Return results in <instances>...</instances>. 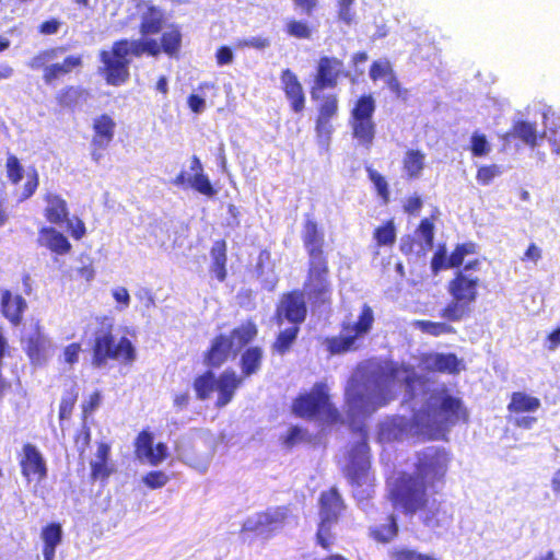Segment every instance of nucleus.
I'll list each match as a JSON object with an SVG mask.
<instances>
[{"instance_id": "nucleus-1", "label": "nucleus", "mask_w": 560, "mask_h": 560, "mask_svg": "<svg viewBox=\"0 0 560 560\" xmlns=\"http://www.w3.org/2000/svg\"><path fill=\"white\" fill-rule=\"evenodd\" d=\"M452 456L442 446H428L416 452L413 471L401 470L386 481V498L394 510L407 516L422 513L421 522L429 528L448 525L453 514L441 505L429 509V494L444 485Z\"/></svg>"}, {"instance_id": "nucleus-2", "label": "nucleus", "mask_w": 560, "mask_h": 560, "mask_svg": "<svg viewBox=\"0 0 560 560\" xmlns=\"http://www.w3.org/2000/svg\"><path fill=\"white\" fill-rule=\"evenodd\" d=\"M94 324L89 343L91 366L103 370L110 362L130 366L137 359L136 348L128 337H117L114 318L107 315L96 316Z\"/></svg>"}, {"instance_id": "nucleus-3", "label": "nucleus", "mask_w": 560, "mask_h": 560, "mask_svg": "<svg viewBox=\"0 0 560 560\" xmlns=\"http://www.w3.org/2000/svg\"><path fill=\"white\" fill-rule=\"evenodd\" d=\"M432 399L424 411L430 440L444 439L452 427L468 423L469 412L460 398L444 389L433 395Z\"/></svg>"}, {"instance_id": "nucleus-4", "label": "nucleus", "mask_w": 560, "mask_h": 560, "mask_svg": "<svg viewBox=\"0 0 560 560\" xmlns=\"http://www.w3.org/2000/svg\"><path fill=\"white\" fill-rule=\"evenodd\" d=\"M66 46H50L38 50L27 62L30 69L42 71V80L47 86H54L72 72H79L84 65L83 55L72 54L61 61L58 57L66 52Z\"/></svg>"}, {"instance_id": "nucleus-5", "label": "nucleus", "mask_w": 560, "mask_h": 560, "mask_svg": "<svg viewBox=\"0 0 560 560\" xmlns=\"http://www.w3.org/2000/svg\"><path fill=\"white\" fill-rule=\"evenodd\" d=\"M292 412L302 419L312 420L323 417L329 424L342 422L339 410L330 402L328 386L317 382L310 392L299 394L292 405Z\"/></svg>"}, {"instance_id": "nucleus-6", "label": "nucleus", "mask_w": 560, "mask_h": 560, "mask_svg": "<svg viewBox=\"0 0 560 560\" xmlns=\"http://www.w3.org/2000/svg\"><path fill=\"white\" fill-rule=\"evenodd\" d=\"M375 109L374 96L363 93L354 101L349 113L351 136L360 147L368 150L372 148L376 136Z\"/></svg>"}, {"instance_id": "nucleus-7", "label": "nucleus", "mask_w": 560, "mask_h": 560, "mask_svg": "<svg viewBox=\"0 0 560 560\" xmlns=\"http://www.w3.org/2000/svg\"><path fill=\"white\" fill-rule=\"evenodd\" d=\"M302 292L314 308L331 304L332 284L328 257L308 258Z\"/></svg>"}, {"instance_id": "nucleus-8", "label": "nucleus", "mask_w": 560, "mask_h": 560, "mask_svg": "<svg viewBox=\"0 0 560 560\" xmlns=\"http://www.w3.org/2000/svg\"><path fill=\"white\" fill-rule=\"evenodd\" d=\"M373 324L374 312L370 305L364 304L354 323H343L341 325V335L326 337L324 339V345L329 355L343 354L355 350L357 340L369 334Z\"/></svg>"}, {"instance_id": "nucleus-9", "label": "nucleus", "mask_w": 560, "mask_h": 560, "mask_svg": "<svg viewBox=\"0 0 560 560\" xmlns=\"http://www.w3.org/2000/svg\"><path fill=\"white\" fill-rule=\"evenodd\" d=\"M98 59L102 62L100 74L108 85L120 86L130 79V62L127 58L126 42H114L109 50H101Z\"/></svg>"}, {"instance_id": "nucleus-10", "label": "nucleus", "mask_w": 560, "mask_h": 560, "mask_svg": "<svg viewBox=\"0 0 560 560\" xmlns=\"http://www.w3.org/2000/svg\"><path fill=\"white\" fill-rule=\"evenodd\" d=\"M318 504L320 522L318 524L316 539L325 550H329L331 547V525L338 521L346 505L335 487L322 491Z\"/></svg>"}, {"instance_id": "nucleus-11", "label": "nucleus", "mask_w": 560, "mask_h": 560, "mask_svg": "<svg viewBox=\"0 0 560 560\" xmlns=\"http://www.w3.org/2000/svg\"><path fill=\"white\" fill-rule=\"evenodd\" d=\"M350 77V71L343 69V61L336 56H320L315 66L312 85L310 88L311 98L316 101L324 90L335 89L341 79Z\"/></svg>"}, {"instance_id": "nucleus-12", "label": "nucleus", "mask_w": 560, "mask_h": 560, "mask_svg": "<svg viewBox=\"0 0 560 560\" xmlns=\"http://www.w3.org/2000/svg\"><path fill=\"white\" fill-rule=\"evenodd\" d=\"M289 517L287 506H273L258 512L254 518H248L241 527V535H260L264 538L272 537L282 529Z\"/></svg>"}, {"instance_id": "nucleus-13", "label": "nucleus", "mask_w": 560, "mask_h": 560, "mask_svg": "<svg viewBox=\"0 0 560 560\" xmlns=\"http://www.w3.org/2000/svg\"><path fill=\"white\" fill-rule=\"evenodd\" d=\"M345 405L347 416L354 420L372 415L385 402L374 401L369 395L368 384L357 377H352L346 388Z\"/></svg>"}, {"instance_id": "nucleus-14", "label": "nucleus", "mask_w": 560, "mask_h": 560, "mask_svg": "<svg viewBox=\"0 0 560 560\" xmlns=\"http://www.w3.org/2000/svg\"><path fill=\"white\" fill-rule=\"evenodd\" d=\"M319 103L316 106V118L314 130L318 143L327 147L334 133L332 120L337 118L339 113V96L337 93H328L322 95L319 93Z\"/></svg>"}, {"instance_id": "nucleus-15", "label": "nucleus", "mask_w": 560, "mask_h": 560, "mask_svg": "<svg viewBox=\"0 0 560 560\" xmlns=\"http://www.w3.org/2000/svg\"><path fill=\"white\" fill-rule=\"evenodd\" d=\"M304 293L299 290H292L281 296L275 313V320L278 325L284 320L300 327L307 316V306L304 300Z\"/></svg>"}, {"instance_id": "nucleus-16", "label": "nucleus", "mask_w": 560, "mask_h": 560, "mask_svg": "<svg viewBox=\"0 0 560 560\" xmlns=\"http://www.w3.org/2000/svg\"><path fill=\"white\" fill-rule=\"evenodd\" d=\"M92 138L90 142L91 158L95 163H100L104 152L108 149L115 138L116 121L108 114H101L93 118Z\"/></svg>"}, {"instance_id": "nucleus-17", "label": "nucleus", "mask_w": 560, "mask_h": 560, "mask_svg": "<svg viewBox=\"0 0 560 560\" xmlns=\"http://www.w3.org/2000/svg\"><path fill=\"white\" fill-rule=\"evenodd\" d=\"M21 475L28 482L44 481L48 476L47 463L40 451L32 443H24L19 457Z\"/></svg>"}, {"instance_id": "nucleus-18", "label": "nucleus", "mask_w": 560, "mask_h": 560, "mask_svg": "<svg viewBox=\"0 0 560 560\" xmlns=\"http://www.w3.org/2000/svg\"><path fill=\"white\" fill-rule=\"evenodd\" d=\"M370 469V448L366 434L354 443L348 452V463L345 467V475L352 485H360Z\"/></svg>"}, {"instance_id": "nucleus-19", "label": "nucleus", "mask_w": 560, "mask_h": 560, "mask_svg": "<svg viewBox=\"0 0 560 560\" xmlns=\"http://www.w3.org/2000/svg\"><path fill=\"white\" fill-rule=\"evenodd\" d=\"M51 348L49 337L37 325L33 332L25 337L23 340V351L26 354L28 362L34 368H43L47 364Z\"/></svg>"}, {"instance_id": "nucleus-20", "label": "nucleus", "mask_w": 560, "mask_h": 560, "mask_svg": "<svg viewBox=\"0 0 560 560\" xmlns=\"http://www.w3.org/2000/svg\"><path fill=\"white\" fill-rule=\"evenodd\" d=\"M480 279L464 271H456L447 283V291L454 300L471 305L478 296Z\"/></svg>"}, {"instance_id": "nucleus-21", "label": "nucleus", "mask_w": 560, "mask_h": 560, "mask_svg": "<svg viewBox=\"0 0 560 560\" xmlns=\"http://www.w3.org/2000/svg\"><path fill=\"white\" fill-rule=\"evenodd\" d=\"M301 240L308 258L328 257L325 250V233L313 218L307 217L304 220Z\"/></svg>"}, {"instance_id": "nucleus-22", "label": "nucleus", "mask_w": 560, "mask_h": 560, "mask_svg": "<svg viewBox=\"0 0 560 560\" xmlns=\"http://www.w3.org/2000/svg\"><path fill=\"white\" fill-rule=\"evenodd\" d=\"M235 351L231 338L225 334L217 335L203 353V363L210 369H219L233 358Z\"/></svg>"}, {"instance_id": "nucleus-23", "label": "nucleus", "mask_w": 560, "mask_h": 560, "mask_svg": "<svg viewBox=\"0 0 560 560\" xmlns=\"http://www.w3.org/2000/svg\"><path fill=\"white\" fill-rule=\"evenodd\" d=\"M27 302L21 294H13L9 289L0 292V313L13 326L18 327L23 322Z\"/></svg>"}, {"instance_id": "nucleus-24", "label": "nucleus", "mask_w": 560, "mask_h": 560, "mask_svg": "<svg viewBox=\"0 0 560 560\" xmlns=\"http://www.w3.org/2000/svg\"><path fill=\"white\" fill-rule=\"evenodd\" d=\"M282 91L289 101L292 112L300 114L305 108V94L298 75L289 68L280 74Z\"/></svg>"}, {"instance_id": "nucleus-25", "label": "nucleus", "mask_w": 560, "mask_h": 560, "mask_svg": "<svg viewBox=\"0 0 560 560\" xmlns=\"http://www.w3.org/2000/svg\"><path fill=\"white\" fill-rule=\"evenodd\" d=\"M37 245L50 253L63 256L72 250V245L67 236L54 226H43L38 230Z\"/></svg>"}, {"instance_id": "nucleus-26", "label": "nucleus", "mask_w": 560, "mask_h": 560, "mask_svg": "<svg viewBox=\"0 0 560 560\" xmlns=\"http://www.w3.org/2000/svg\"><path fill=\"white\" fill-rule=\"evenodd\" d=\"M242 384L243 377L238 376L235 371L226 370L222 372L215 378L214 390L218 392V398L214 404L215 407L220 409L230 404L233 400L236 390L242 386Z\"/></svg>"}, {"instance_id": "nucleus-27", "label": "nucleus", "mask_w": 560, "mask_h": 560, "mask_svg": "<svg viewBox=\"0 0 560 560\" xmlns=\"http://www.w3.org/2000/svg\"><path fill=\"white\" fill-rule=\"evenodd\" d=\"M110 445L106 442H98L95 453V460L91 463L90 478L93 481L106 482L115 471L114 465L109 462Z\"/></svg>"}, {"instance_id": "nucleus-28", "label": "nucleus", "mask_w": 560, "mask_h": 560, "mask_svg": "<svg viewBox=\"0 0 560 560\" xmlns=\"http://www.w3.org/2000/svg\"><path fill=\"white\" fill-rule=\"evenodd\" d=\"M90 96L89 91L80 85L68 84L55 94V102L60 109L74 110Z\"/></svg>"}, {"instance_id": "nucleus-29", "label": "nucleus", "mask_w": 560, "mask_h": 560, "mask_svg": "<svg viewBox=\"0 0 560 560\" xmlns=\"http://www.w3.org/2000/svg\"><path fill=\"white\" fill-rule=\"evenodd\" d=\"M44 560H55L56 549L62 541V526L58 522H50L42 527Z\"/></svg>"}, {"instance_id": "nucleus-30", "label": "nucleus", "mask_w": 560, "mask_h": 560, "mask_svg": "<svg viewBox=\"0 0 560 560\" xmlns=\"http://www.w3.org/2000/svg\"><path fill=\"white\" fill-rule=\"evenodd\" d=\"M47 207L44 215L49 223L62 224L68 221L69 209L67 201L58 194L48 192L45 195Z\"/></svg>"}, {"instance_id": "nucleus-31", "label": "nucleus", "mask_w": 560, "mask_h": 560, "mask_svg": "<svg viewBox=\"0 0 560 560\" xmlns=\"http://www.w3.org/2000/svg\"><path fill=\"white\" fill-rule=\"evenodd\" d=\"M264 360V350L259 346H250L246 348L240 358L241 375L243 381L261 369Z\"/></svg>"}, {"instance_id": "nucleus-32", "label": "nucleus", "mask_w": 560, "mask_h": 560, "mask_svg": "<svg viewBox=\"0 0 560 560\" xmlns=\"http://www.w3.org/2000/svg\"><path fill=\"white\" fill-rule=\"evenodd\" d=\"M190 170L195 173L190 178V187L208 198L214 197L218 190L211 184L208 175L203 173L202 164L197 155L191 158Z\"/></svg>"}, {"instance_id": "nucleus-33", "label": "nucleus", "mask_w": 560, "mask_h": 560, "mask_svg": "<svg viewBox=\"0 0 560 560\" xmlns=\"http://www.w3.org/2000/svg\"><path fill=\"white\" fill-rule=\"evenodd\" d=\"M228 246L224 240H218L213 243L210 255H211V272L214 275L219 282L225 281L228 277L226 271V255Z\"/></svg>"}, {"instance_id": "nucleus-34", "label": "nucleus", "mask_w": 560, "mask_h": 560, "mask_svg": "<svg viewBox=\"0 0 560 560\" xmlns=\"http://www.w3.org/2000/svg\"><path fill=\"white\" fill-rule=\"evenodd\" d=\"M164 20L165 18L159 8L154 5L148 7L140 19V34L143 37L159 34L163 28Z\"/></svg>"}, {"instance_id": "nucleus-35", "label": "nucleus", "mask_w": 560, "mask_h": 560, "mask_svg": "<svg viewBox=\"0 0 560 560\" xmlns=\"http://www.w3.org/2000/svg\"><path fill=\"white\" fill-rule=\"evenodd\" d=\"M401 163L407 179L419 178L425 166V154L419 149H408Z\"/></svg>"}, {"instance_id": "nucleus-36", "label": "nucleus", "mask_w": 560, "mask_h": 560, "mask_svg": "<svg viewBox=\"0 0 560 560\" xmlns=\"http://www.w3.org/2000/svg\"><path fill=\"white\" fill-rule=\"evenodd\" d=\"M117 42H126L127 58H129V55L133 57H141L144 54L152 57H158L160 55L159 42L153 38L133 40L121 38Z\"/></svg>"}, {"instance_id": "nucleus-37", "label": "nucleus", "mask_w": 560, "mask_h": 560, "mask_svg": "<svg viewBox=\"0 0 560 560\" xmlns=\"http://www.w3.org/2000/svg\"><path fill=\"white\" fill-rule=\"evenodd\" d=\"M540 400L524 392H513L508 405L510 413L534 412L540 408Z\"/></svg>"}, {"instance_id": "nucleus-38", "label": "nucleus", "mask_w": 560, "mask_h": 560, "mask_svg": "<svg viewBox=\"0 0 560 560\" xmlns=\"http://www.w3.org/2000/svg\"><path fill=\"white\" fill-rule=\"evenodd\" d=\"M182 32L178 26L172 25L167 31L162 33L159 48L160 54L163 51L168 57H178L182 48Z\"/></svg>"}, {"instance_id": "nucleus-39", "label": "nucleus", "mask_w": 560, "mask_h": 560, "mask_svg": "<svg viewBox=\"0 0 560 560\" xmlns=\"http://www.w3.org/2000/svg\"><path fill=\"white\" fill-rule=\"evenodd\" d=\"M299 332L300 327L296 325H291L290 327L279 331L271 343L272 352L279 355L287 354L295 343Z\"/></svg>"}, {"instance_id": "nucleus-40", "label": "nucleus", "mask_w": 560, "mask_h": 560, "mask_svg": "<svg viewBox=\"0 0 560 560\" xmlns=\"http://www.w3.org/2000/svg\"><path fill=\"white\" fill-rule=\"evenodd\" d=\"M430 368L434 372L454 375L460 371V360L455 353H435Z\"/></svg>"}, {"instance_id": "nucleus-41", "label": "nucleus", "mask_w": 560, "mask_h": 560, "mask_svg": "<svg viewBox=\"0 0 560 560\" xmlns=\"http://www.w3.org/2000/svg\"><path fill=\"white\" fill-rule=\"evenodd\" d=\"M257 334V325L252 319H248L233 328L228 337L231 338V343L234 345L235 341L237 347L242 348L252 342Z\"/></svg>"}, {"instance_id": "nucleus-42", "label": "nucleus", "mask_w": 560, "mask_h": 560, "mask_svg": "<svg viewBox=\"0 0 560 560\" xmlns=\"http://www.w3.org/2000/svg\"><path fill=\"white\" fill-rule=\"evenodd\" d=\"M215 378L217 377L211 370H207L194 378L192 387L195 389L196 397L199 400H207L210 398L215 388Z\"/></svg>"}, {"instance_id": "nucleus-43", "label": "nucleus", "mask_w": 560, "mask_h": 560, "mask_svg": "<svg viewBox=\"0 0 560 560\" xmlns=\"http://www.w3.org/2000/svg\"><path fill=\"white\" fill-rule=\"evenodd\" d=\"M283 31L289 37L307 40L312 38L314 27L305 20L291 18L285 22Z\"/></svg>"}, {"instance_id": "nucleus-44", "label": "nucleus", "mask_w": 560, "mask_h": 560, "mask_svg": "<svg viewBox=\"0 0 560 560\" xmlns=\"http://www.w3.org/2000/svg\"><path fill=\"white\" fill-rule=\"evenodd\" d=\"M79 398V388L75 383H73L69 388H66L62 393L59 402L58 418L59 421H65L70 419L72 412L74 410L75 404Z\"/></svg>"}, {"instance_id": "nucleus-45", "label": "nucleus", "mask_w": 560, "mask_h": 560, "mask_svg": "<svg viewBox=\"0 0 560 560\" xmlns=\"http://www.w3.org/2000/svg\"><path fill=\"white\" fill-rule=\"evenodd\" d=\"M413 327L432 337L456 334V329L446 322L418 319L413 322Z\"/></svg>"}, {"instance_id": "nucleus-46", "label": "nucleus", "mask_w": 560, "mask_h": 560, "mask_svg": "<svg viewBox=\"0 0 560 560\" xmlns=\"http://www.w3.org/2000/svg\"><path fill=\"white\" fill-rule=\"evenodd\" d=\"M365 172L382 203L387 205L390 200V191L385 176L377 172L372 165L365 166Z\"/></svg>"}, {"instance_id": "nucleus-47", "label": "nucleus", "mask_w": 560, "mask_h": 560, "mask_svg": "<svg viewBox=\"0 0 560 560\" xmlns=\"http://www.w3.org/2000/svg\"><path fill=\"white\" fill-rule=\"evenodd\" d=\"M470 313V306L454 300L448 302L441 311L440 317L445 319L446 322H460L466 318Z\"/></svg>"}, {"instance_id": "nucleus-48", "label": "nucleus", "mask_w": 560, "mask_h": 560, "mask_svg": "<svg viewBox=\"0 0 560 560\" xmlns=\"http://www.w3.org/2000/svg\"><path fill=\"white\" fill-rule=\"evenodd\" d=\"M398 533V526L396 523V518L393 514L387 516V523L383 525H377L371 528L370 535L371 537L382 544H386L393 540Z\"/></svg>"}, {"instance_id": "nucleus-49", "label": "nucleus", "mask_w": 560, "mask_h": 560, "mask_svg": "<svg viewBox=\"0 0 560 560\" xmlns=\"http://www.w3.org/2000/svg\"><path fill=\"white\" fill-rule=\"evenodd\" d=\"M513 136L521 139L530 148H534L538 144V133L534 122L526 120L516 121L513 125Z\"/></svg>"}, {"instance_id": "nucleus-50", "label": "nucleus", "mask_w": 560, "mask_h": 560, "mask_svg": "<svg viewBox=\"0 0 560 560\" xmlns=\"http://www.w3.org/2000/svg\"><path fill=\"white\" fill-rule=\"evenodd\" d=\"M477 252L478 245L475 242L468 241L458 243L448 256V265H451L452 268H459L468 255H475Z\"/></svg>"}, {"instance_id": "nucleus-51", "label": "nucleus", "mask_w": 560, "mask_h": 560, "mask_svg": "<svg viewBox=\"0 0 560 560\" xmlns=\"http://www.w3.org/2000/svg\"><path fill=\"white\" fill-rule=\"evenodd\" d=\"M373 238L377 247L393 246L396 242V229L393 220H387L375 228Z\"/></svg>"}, {"instance_id": "nucleus-52", "label": "nucleus", "mask_w": 560, "mask_h": 560, "mask_svg": "<svg viewBox=\"0 0 560 560\" xmlns=\"http://www.w3.org/2000/svg\"><path fill=\"white\" fill-rule=\"evenodd\" d=\"M7 178L12 185H18L24 174V167L19 158L12 153H8L5 161Z\"/></svg>"}, {"instance_id": "nucleus-53", "label": "nucleus", "mask_w": 560, "mask_h": 560, "mask_svg": "<svg viewBox=\"0 0 560 560\" xmlns=\"http://www.w3.org/2000/svg\"><path fill=\"white\" fill-rule=\"evenodd\" d=\"M393 73H395V71L392 63L387 59L373 61L369 69V75L373 82H376L381 79L386 80Z\"/></svg>"}, {"instance_id": "nucleus-54", "label": "nucleus", "mask_w": 560, "mask_h": 560, "mask_svg": "<svg viewBox=\"0 0 560 560\" xmlns=\"http://www.w3.org/2000/svg\"><path fill=\"white\" fill-rule=\"evenodd\" d=\"M135 448L138 457L149 459L153 450L152 434L147 430L141 431L136 439Z\"/></svg>"}, {"instance_id": "nucleus-55", "label": "nucleus", "mask_w": 560, "mask_h": 560, "mask_svg": "<svg viewBox=\"0 0 560 560\" xmlns=\"http://www.w3.org/2000/svg\"><path fill=\"white\" fill-rule=\"evenodd\" d=\"M369 60V55L366 51H357L352 54L350 58V66L352 72L350 71V77L348 78L351 83H357L358 80L363 77L364 68L362 67Z\"/></svg>"}, {"instance_id": "nucleus-56", "label": "nucleus", "mask_w": 560, "mask_h": 560, "mask_svg": "<svg viewBox=\"0 0 560 560\" xmlns=\"http://www.w3.org/2000/svg\"><path fill=\"white\" fill-rule=\"evenodd\" d=\"M430 267L433 275H438L441 270L444 269H453L452 266L448 265V257L446 256L445 245H440L434 252L431 258Z\"/></svg>"}, {"instance_id": "nucleus-57", "label": "nucleus", "mask_w": 560, "mask_h": 560, "mask_svg": "<svg viewBox=\"0 0 560 560\" xmlns=\"http://www.w3.org/2000/svg\"><path fill=\"white\" fill-rule=\"evenodd\" d=\"M73 442L80 456L84 455L91 443V429L86 423L74 433Z\"/></svg>"}, {"instance_id": "nucleus-58", "label": "nucleus", "mask_w": 560, "mask_h": 560, "mask_svg": "<svg viewBox=\"0 0 560 560\" xmlns=\"http://www.w3.org/2000/svg\"><path fill=\"white\" fill-rule=\"evenodd\" d=\"M307 432L306 430L300 428L299 425H293L289 429L288 433L282 438V444L287 448H292L296 444L306 441Z\"/></svg>"}, {"instance_id": "nucleus-59", "label": "nucleus", "mask_w": 560, "mask_h": 560, "mask_svg": "<svg viewBox=\"0 0 560 560\" xmlns=\"http://www.w3.org/2000/svg\"><path fill=\"white\" fill-rule=\"evenodd\" d=\"M102 404V394L98 389L94 390L81 404V418L86 420Z\"/></svg>"}, {"instance_id": "nucleus-60", "label": "nucleus", "mask_w": 560, "mask_h": 560, "mask_svg": "<svg viewBox=\"0 0 560 560\" xmlns=\"http://www.w3.org/2000/svg\"><path fill=\"white\" fill-rule=\"evenodd\" d=\"M39 185V176L35 168H32L27 173L26 182L24 183L22 194L20 196V201H25L30 199L35 191L37 190Z\"/></svg>"}, {"instance_id": "nucleus-61", "label": "nucleus", "mask_w": 560, "mask_h": 560, "mask_svg": "<svg viewBox=\"0 0 560 560\" xmlns=\"http://www.w3.org/2000/svg\"><path fill=\"white\" fill-rule=\"evenodd\" d=\"M354 0H338L337 1V15L338 19L347 25L354 22L355 13L352 10Z\"/></svg>"}, {"instance_id": "nucleus-62", "label": "nucleus", "mask_w": 560, "mask_h": 560, "mask_svg": "<svg viewBox=\"0 0 560 560\" xmlns=\"http://www.w3.org/2000/svg\"><path fill=\"white\" fill-rule=\"evenodd\" d=\"M500 174L501 171L498 165H482L477 171L476 179L480 185H489Z\"/></svg>"}, {"instance_id": "nucleus-63", "label": "nucleus", "mask_w": 560, "mask_h": 560, "mask_svg": "<svg viewBox=\"0 0 560 560\" xmlns=\"http://www.w3.org/2000/svg\"><path fill=\"white\" fill-rule=\"evenodd\" d=\"M168 476L162 470L149 471L143 477L144 485L150 489H160L168 482Z\"/></svg>"}, {"instance_id": "nucleus-64", "label": "nucleus", "mask_w": 560, "mask_h": 560, "mask_svg": "<svg viewBox=\"0 0 560 560\" xmlns=\"http://www.w3.org/2000/svg\"><path fill=\"white\" fill-rule=\"evenodd\" d=\"M82 347L80 342L74 341L67 345L62 350L63 362L69 366L75 365L79 362Z\"/></svg>"}]
</instances>
